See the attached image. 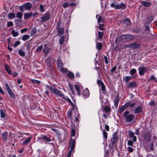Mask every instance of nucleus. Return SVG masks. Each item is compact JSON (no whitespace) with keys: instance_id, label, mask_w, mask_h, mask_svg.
I'll list each match as a JSON object with an SVG mask.
<instances>
[{"instance_id":"c756f323","label":"nucleus","mask_w":157,"mask_h":157,"mask_svg":"<svg viewBox=\"0 0 157 157\" xmlns=\"http://www.w3.org/2000/svg\"><path fill=\"white\" fill-rule=\"evenodd\" d=\"M8 17L10 19H13L15 17V14L13 13H9L8 14Z\"/></svg>"},{"instance_id":"72a5a7b5","label":"nucleus","mask_w":157,"mask_h":157,"mask_svg":"<svg viewBox=\"0 0 157 157\" xmlns=\"http://www.w3.org/2000/svg\"><path fill=\"white\" fill-rule=\"evenodd\" d=\"M17 17L19 19H21L22 17V13L21 12H18L16 14Z\"/></svg>"},{"instance_id":"f3484780","label":"nucleus","mask_w":157,"mask_h":157,"mask_svg":"<svg viewBox=\"0 0 157 157\" xmlns=\"http://www.w3.org/2000/svg\"><path fill=\"white\" fill-rule=\"evenodd\" d=\"M123 23L126 25H130L131 21L128 18H126L123 21Z\"/></svg>"},{"instance_id":"79ce46f5","label":"nucleus","mask_w":157,"mask_h":157,"mask_svg":"<svg viewBox=\"0 0 157 157\" xmlns=\"http://www.w3.org/2000/svg\"><path fill=\"white\" fill-rule=\"evenodd\" d=\"M103 33L101 32H98V37L99 38L102 39L103 38Z\"/></svg>"},{"instance_id":"f8f14e48","label":"nucleus","mask_w":157,"mask_h":157,"mask_svg":"<svg viewBox=\"0 0 157 157\" xmlns=\"http://www.w3.org/2000/svg\"><path fill=\"white\" fill-rule=\"evenodd\" d=\"M143 110L142 108L140 106H138L135 109V113L137 114L141 113Z\"/></svg>"},{"instance_id":"a878e982","label":"nucleus","mask_w":157,"mask_h":157,"mask_svg":"<svg viewBox=\"0 0 157 157\" xmlns=\"http://www.w3.org/2000/svg\"><path fill=\"white\" fill-rule=\"evenodd\" d=\"M104 111L107 113H109L110 110V109L107 106H105L104 108Z\"/></svg>"},{"instance_id":"6e6d98bb","label":"nucleus","mask_w":157,"mask_h":157,"mask_svg":"<svg viewBox=\"0 0 157 157\" xmlns=\"http://www.w3.org/2000/svg\"><path fill=\"white\" fill-rule=\"evenodd\" d=\"M21 44V42L19 41L16 42L15 44H13V46L15 48L17 47L18 45L20 44Z\"/></svg>"},{"instance_id":"2eb2a0df","label":"nucleus","mask_w":157,"mask_h":157,"mask_svg":"<svg viewBox=\"0 0 157 157\" xmlns=\"http://www.w3.org/2000/svg\"><path fill=\"white\" fill-rule=\"evenodd\" d=\"M6 116V114L5 113V110L4 109L0 110V117L2 118H4Z\"/></svg>"},{"instance_id":"864d4df0","label":"nucleus","mask_w":157,"mask_h":157,"mask_svg":"<svg viewBox=\"0 0 157 157\" xmlns=\"http://www.w3.org/2000/svg\"><path fill=\"white\" fill-rule=\"evenodd\" d=\"M67 115L68 117L70 118V119L71 118V116H72V114H71V110H69L68 112Z\"/></svg>"},{"instance_id":"b1692460","label":"nucleus","mask_w":157,"mask_h":157,"mask_svg":"<svg viewBox=\"0 0 157 157\" xmlns=\"http://www.w3.org/2000/svg\"><path fill=\"white\" fill-rule=\"evenodd\" d=\"M2 138L5 140H6L7 139L8 136V133L7 132H5L2 134Z\"/></svg>"},{"instance_id":"49530a36","label":"nucleus","mask_w":157,"mask_h":157,"mask_svg":"<svg viewBox=\"0 0 157 157\" xmlns=\"http://www.w3.org/2000/svg\"><path fill=\"white\" fill-rule=\"evenodd\" d=\"M69 87L70 90L72 92V94H74L75 93V91L74 90V88L73 86L71 84H69Z\"/></svg>"},{"instance_id":"09e8293b","label":"nucleus","mask_w":157,"mask_h":157,"mask_svg":"<svg viewBox=\"0 0 157 157\" xmlns=\"http://www.w3.org/2000/svg\"><path fill=\"white\" fill-rule=\"evenodd\" d=\"M103 134L104 137L106 139L107 138V133L104 130H103Z\"/></svg>"},{"instance_id":"bb28decb","label":"nucleus","mask_w":157,"mask_h":157,"mask_svg":"<svg viewBox=\"0 0 157 157\" xmlns=\"http://www.w3.org/2000/svg\"><path fill=\"white\" fill-rule=\"evenodd\" d=\"M57 65L58 66V68L61 67L63 66V64L62 63L61 60V59H59L58 60Z\"/></svg>"},{"instance_id":"de8ad7c7","label":"nucleus","mask_w":157,"mask_h":157,"mask_svg":"<svg viewBox=\"0 0 157 157\" xmlns=\"http://www.w3.org/2000/svg\"><path fill=\"white\" fill-rule=\"evenodd\" d=\"M64 39V36H61L59 39V43L61 44H62L63 42Z\"/></svg>"},{"instance_id":"69168bd1","label":"nucleus","mask_w":157,"mask_h":157,"mask_svg":"<svg viewBox=\"0 0 157 157\" xmlns=\"http://www.w3.org/2000/svg\"><path fill=\"white\" fill-rule=\"evenodd\" d=\"M148 20L149 21H152L153 19V16H151L149 17L148 18Z\"/></svg>"},{"instance_id":"473e14b6","label":"nucleus","mask_w":157,"mask_h":157,"mask_svg":"<svg viewBox=\"0 0 157 157\" xmlns=\"http://www.w3.org/2000/svg\"><path fill=\"white\" fill-rule=\"evenodd\" d=\"M30 37V36L27 35H25L23 36L22 38V39L24 41L28 39Z\"/></svg>"},{"instance_id":"774afa93","label":"nucleus","mask_w":157,"mask_h":157,"mask_svg":"<svg viewBox=\"0 0 157 157\" xmlns=\"http://www.w3.org/2000/svg\"><path fill=\"white\" fill-rule=\"evenodd\" d=\"M105 129L107 131H108L109 129V127L107 125H105Z\"/></svg>"},{"instance_id":"412c9836","label":"nucleus","mask_w":157,"mask_h":157,"mask_svg":"<svg viewBox=\"0 0 157 157\" xmlns=\"http://www.w3.org/2000/svg\"><path fill=\"white\" fill-rule=\"evenodd\" d=\"M127 108H128L129 107L130 108H132L135 105H136V104L135 103H131L130 102H128L125 104Z\"/></svg>"},{"instance_id":"9b49d317","label":"nucleus","mask_w":157,"mask_h":157,"mask_svg":"<svg viewBox=\"0 0 157 157\" xmlns=\"http://www.w3.org/2000/svg\"><path fill=\"white\" fill-rule=\"evenodd\" d=\"M111 140V143L112 145H113L116 143L117 141L116 134H114L113 135L112 137V138Z\"/></svg>"},{"instance_id":"9d476101","label":"nucleus","mask_w":157,"mask_h":157,"mask_svg":"<svg viewBox=\"0 0 157 157\" xmlns=\"http://www.w3.org/2000/svg\"><path fill=\"white\" fill-rule=\"evenodd\" d=\"M90 92L88 89H86L83 91V95L84 98H86L89 97Z\"/></svg>"},{"instance_id":"0eeeda50","label":"nucleus","mask_w":157,"mask_h":157,"mask_svg":"<svg viewBox=\"0 0 157 157\" xmlns=\"http://www.w3.org/2000/svg\"><path fill=\"white\" fill-rule=\"evenodd\" d=\"M47 44H45L44 45V47L43 50V52L45 54L47 55L50 52L51 48L48 47L47 46Z\"/></svg>"},{"instance_id":"ddd939ff","label":"nucleus","mask_w":157,"mask_h":157,"mask_svg":"<svg viewBox=\"0 0 157 157\" xmlns=\"http://www.w3.org/2000/svg\"><path fill=\"white\" fill-rule=\"evenodd\" d=\"M41 139L43 140V141L45 143H47L51 141V139L46 136H44L43 137H41Z\"/></svg>"},{"instance_id":"7c9ffc66","label":"nucleus","mask_w":157,"mask_h":157,"mask_svg":"<svg viewBox=\"0 0 157 157\" xmlns=\"http://www.w3.org/2000/svg\"><path fill=\"white\" fill-rule=\"evenodd\" d=\"M123 80L126 82H128L131 79V77L129 76H126L123 78Z\"/></svg>"},{"instance_id":"13d9d810","label":"nucleus","mask_w":157,"mask_h":157,"mask_svg":"<svg viewBox=\"0 0 157 157\" xmlns=\"http://www.w3.org/2000/svg\"><path fill=\"white\" fill-rule=\"evenodd\" d=\"M32 82L34 84H39L40 83V82L39 81L37 80H32Z\"/></svg>"},{"instance_id":"5701e85b","label":"nucleus","mask_w":157,"mask_h":157,"mask_svg":"<svg viewBox=\"0 0 157 157\" xmlns=\"http://www.w3.org/2000/svg\"><path fill=\"white\" fill-rule=\"evenodd\" d=\"M136 86V83L134 82H131L129 83L128 85V86L129 88H134Z\"/></svg>"},{"instance_id":"0e129e2a","label":"nucleus","mask_w":157,"mask_h":157,"mask_svg":"<svg viewBox=\"0 0 157 157\" xmlns=\"http://www.w3.org/2000/svg\"><path fill=\"white\" fill-rule=\"evenodd\" d=\"M133 143V142L131 140H129L128 141V144L129 145L132 146Z\"/></svg>"},{"instance_id":"1a4fd4ad","label":"nucleus","mask_w":157,"mask_h":157,"mask_svg":"<svg viewBox=\"0 0 157 157\" xmlns=\"http://www.w3.org/2000/svg\"><path fill=\"white\" fill-rule=\"evenodd\" d=\"M75 141L73 139L71 138L69 143V145L71 147V149H74L75 146Z\"/></svg>"},{"instance_id":"58836bf2","label":"nucleus","mask_w":157,"mask_h":157,"mask_svg":"<svg viewBox=\"0 0 157 157\" xmlns=\"http://www.w3.org/2000/svg\"><path fill=\"white\" fill-rule=\"evenodd\" d=\"M12 35L14 37L17 36L18 35V33L17 32H15L14 30H13L12 32Z\"/></svg>"},{"instance_id":"4d7b16f0","label":"nucleus","mask_w":157,"mask_h":157,"mask_svg":"<svg viewBox=\"0 0 157 157\" xmlns=\"http://www.w3.org/2000/svg\"><path fill=\"white\" fill-rule=\"evenodd\" d=\"M102 21V17L101 16H99L98 19V23H100Z\"/></svg>"},{"instance_id":"37998d69","label":"nucleus","mask_w":157,"mask_h":157,"mask_svg":"<svg viewBox=\"0 0 157 157\" xmlns=\"http://www.w3.org/2000/svg\"><path fill=\"white\" fill-rule=\"evenodd\" d=\"M67 76L68 77L71 78H73L74 77V75L73 73L71 72H69L67 74Z\"/></svg>"},{"instance_id":"a19ab883","label":"nucleus","mask_w":157,"mask_h":157,"mask_svg":"<svg viewBox=\"0 0 157 157\" xmlns=\"http://www.w3.org/2000/svg\"><path fill=\"white\" fill-rule=\"evenodd\" d=\"M70 5V4L68 2H66L64 3L63 5L62 6L64 8H66L67 7H69Z\"/></svg>"},{"instance_id":"e433bc0d","label":"nucleus","mask_w":157,"mask_h":157,"mask_svg":"<svg viewBox=\"0 0 157 157\" xmlns=\"http://www.w3.org/2000/svg\"><path fill=\"white\" fill-rule=\"evenodd\" d=\"M102 45L101 43H99L97 44V48L98 49L101 50L102 48Z\"/></svg>"},{"instance_id":"aec40b11","label":"nucleus","mask_w":157,"mask_h":157,"mask_svg":"<svg viewBox=\"0 0 157 157\" xmlns=\"http://www.w3.org/2000/svg\"><path fill=\"white\" fill-rule=\"evenodd\" d=\"M5 68L6 71L8 72L9 74H11L12 73V71L11 70L10 67L7 64L5 65Z\"/></svg>"},{"instance_id":"393cba45","label":"nucleus","mask_w":157,"mask_h":157,"mask_svg":"<svg viewBox=\"0 0 157 157\" xmlns=\"http://www.w3.org/2000/svg\"><path fill=\"white\" fill-rule=\"evenodd\" d=\"M7 91L10 97L13 98H15V95L11 90H8Z\"/></svg>"},{"instance_id":"c03bdc74","label":"nucleus","mask_w":157,"mask_h":157,"mask_svg":"<svg viewBox=\"0 0 157 157\" xmlns=\"http://www.w3.org/2000/svg\"><path fill=\"white\" fill-rule=\"evenodd\" d=\"M60 71L63 72H66L67 71V69L66 68H64L63 67L59 68Z\"/></svg>"},{"instance_id":"bf43d9fd","label":"nucleus","mask_w":157,"mask_h":157,"mask_svg":"<svg viewBox=\"0 0 157 157\" xmlns=\"http://www.w3.org/2000/svg\"><path fill=\"white\" fill-rule=\"evenodd\" d=\"M40 10L42 12H43L44 11V6L42 5H40Z\"/></svg>"},{"instance_id":"4468645a","label":"nucleus","mask_w":157,"mask_h":157,"mask_svg":"<svg viewBox=\"0 0 157 157\" xmlns=\"http://www.w3.org/2000/svg\"><path fill=\"white\" fill-rule=\"evenodd\" d=\"M32 15V13L31 12H29L25 13L24 14V18L25 19H28L29 17H31Z\"/></svg>"},{"instance_id":"dca6fc26","label":"nucleus","mask_w":157,"mask_h":157,"mask_svg":"<svg viewBox=\"0 0 157 157\" xmlns=\"http://www.w3.org/2000/svg\"><path fill=\"white\" fill-rule=\"evenodd\" d=\"M140 46V45L139 44L136 43H133L130 44L131 48H137Z\"/></svg>"},{"instance_id":"6ab92c4d","label":"nucleus","mask_w":157,"mask_h":157,"mask_svg":"<svg viewBox=\"0 0 157 157\" xmlns=\"http://www.w3.org/2000/svg\"><path fill=\"white\" fill-rule=\"evenodd\" d=\"M25 9L26 10H29L32 7L31 5L29 3H27L24 5Z\"/></svg>"},{"instance_id":"39448f33","label":"nucleus","mask_w":157,"mask_h":157,"mask_svg":"<svg viewBox=\"0 0 157 157\" xmlns=\"http://www.w3.org/2000/svg\"><path fill=\"white\" fill-rule=\"evenodd\" d=\"M50 14L48 12H47L44 14L43 16L40 18L41 19V22L43 23L46 21L49 20L50 18Z\"/></svg>"},{"instance_id":"e2e57ef3","label":"nucleus","mask_w":157,"mask_h":157,"mask_svg":"<svg viewBox=\"0 0 157 157\" xmlns=\"http://www.w3.org/2000/svg\"><path fill=\"white\" fill-rule=\"evenodd\" d=\"M27 30L28 29L27 28H24L21 30V33H23L24 32H26Z\"/></svg>"},{"instance_id":"ea45409f","label":"nucleus","mask_w":157,"mask_h":157,"mask_svg":"<svg viewBox=\"0 0 157 157\" xmlns=\"http://www.w3.org/2000/svg\"><path fill=\"white\" fill-rule=\"evenodd\" d=\"M37 30L36 28H33L31 32V35L32 36H33L36 34V33Z\"/></svg>"},{"instance_id":"338daca9","label":"nucleus","mask_w":157,"mask_h":157,"mask_svg":"<svg viewBox=\"0 0 157 157\" xmlns=\"http://www.w3.org/2000/svg\"><path fill=\"white\" fill-rule=\"evenodd\" d=\"M117 67L116 66H114L111 70V71L112 73H113V72L116 70Z\"/></svg>"},{"instance_id":"680f3d73","label":"nucleus","mask_w":157,"mask_h":157,"mask_svg":"<svg viewBox=\"0 0 157 157\" xmlns=\"http://www.w3.org/2000/svg\"><path fill=\"white\" fill-rule=\"evenodd\" d=\"M129 137L130 138H132L134 136V133L131 131L129 132Z\"/></svg>"},{"instance_id":"3c124183","label":"nucleus","mask_w":157,"mask_h":157,"mask_svg":"<svg viewBox=\"0 0 157 157\" xmlns=\"http://www.w3.org/2000/svg\"><path fill=\"white\" fill-rule=\"evenodd\" d=\"M75 130L72 128L71 130V136H75Z\"/></svg>"},{"instance_id":"f257e3e1","label":"nucleus","mask_w":157,"mask_h":157,"mask_svg":"<svg viewBox=\"0 0 157 157\" xmlns=\"http://www.w3.org/2000/svg\"><path fill=\"white\" fill-rule=\"evenodd\" d=\"M133 38V36L131 35H123L117 37L115 40V42L116 44H118L121 41L124 42L129 39H132Z\"/></svg>"},{"instance_id":"7ed1b4c3","label":"nucleus","mask_w":157,"mask_h":157,"mask_svg":"<svg viewBox=\"0 0 157 157\" xmlns=\"http://www.w3.org/2000/svg\"><path fill=\"white\" fill-rule=\"evenodd\" d=\"M129 111H126L124 114V116L125 118L126 121L127 122H130L134 118V115L133 114H129Z\"/></svg>"},{"instance_id":"c9c22d12","label":"nucleus","mask_w":157,"mask_h":157,"mask_svg":"<svg viewBox=\"0 0 157 157\" xmlns=\"http://www.w3.org/2000/svg\"><path fill=\"white\" fill-rule=\"evenodd\" d=\"M75 90H77V91L78 94L80 95V91L79 89V86L77 85H75Z\"/></svg>"},{"instance_id":"603ef678","label":"nucleus","mask_w":157,"mask_h":157,"mask_svg":"<svg viewBox=\"0 0 157 157\" xmlns=\"http://www.w3.org/2000/svg\"><path fill=\"white\" fill-rule=\"evenodd\" d=\"M13 23L12 21H9L8 22L7 24V26L8 27L13 26Z\"/></svg>"},{"instance_id":"052dcab7","label":"nucleus","mask_w":157,"mask_h":157,"mask_svg":"<svg viewBox=\"0 0 157 157\" xmlns=\"http://www.w3.org/2000/svg\"><path fill=\"white\" fill-rule=\"evenodd\" d=\"M127 150L128 151H129V152L130 153L132 152V151H133V149L130 147H128Z\"/></svg>"},{"instance_id":"4be33fe9","label":"nucleus","mask_w":157,"mask_h":157,"mask_svg":"<svg viewBox=\"0 0 157 157\" xmlns=\"http://www.w3.org/2000/svg\"><path fill=\"white\" fill-rule=\"evenodd\" d=\"M141 3L145 7H148L151 5L150 2L144 1H142Z\"/></svg>"},{"instance_id":"f704fd0d","label":"nucleus","mask_w":157,"mask_h":157,"mask_svg":"<svg viewBox=\"0 0 157 157\" xmlns=\"http://www.w3.org/2000/svg\"><path fill=\"white\" fill-rule=\"evenodd\" d=\"M42 48L43 46L42 45H40L36 50V52L37 53L40 52L42 50Z\"/></svg>"},{"instance_id":"8fccbe9b","label":"nucleus","mask_w":157,"mask_h":157,"mask_svg":"<svg viewBox=\"0 0 157 157\" xmlns=\"http://www.w3.org/2000/svg\"><path fill=\"white\" fill-rule=\"evenodd\" d=\"M25 9L24 5L19 7V10L20 11L22 12H23L24 11Z\"/></svg>"},{"instance_id":"5fc2aeb1","label":"nucleus","mask_w":157,"mask_h":157,"mask_svg":"<svg viewBox=\"0 0 157 157\" xmlns=\"http://www.w3.org/2000/svg\"><path fill=\"white\" fill-rule=\"evenodd\" d=\"M101 90L104 91L105 89V87L103 83H101Z\"/></svg>"},{"instance_id":"a18cd8bd","label":"nucleus","mask_w":157,"mask_h":157,"mask_svg":"<svg viewBox=\"0 0 157 157\" xmlns=\"http://www.w3.org/2000/svg\"><path fill=\"white\" fill-rule=\"evenodd\" d=\"M136 72V70L135 69H132L130 71V73L132 75H133Z\"/></svg>"},{"instance_id":"20e7f679","label":"nucleus","mask_w":157,"mask_h":157,"mask_svg":"<svg viewBox=\"0 0 157 157\" xmlns=\"http://www.w3.org/2000/svg\"><path fill=\"white\" fill-rule=\"evenodd\" d=\"M111 6L114 9H125L126 8V6L124 3H121L120 4H117L114 3H112L111 4Z\"/></svg>"},{"instance_id":"4c0bfd02","label":"nucleus","mask_w":157,"mask_h":157,"mask_svg":"<svg viewBox=\"0 0 157 157\" xmlns=\"http://www.w3.org/2000/svg\"><path fill=\"white\" fill-rule=\"evenodd\" d=\"M19 54L21 56H24L25 55V52L22 50H20L18 51Z\"/></svg>"},{"instance_id":"f03ea898","label":"nucleus","mask_w":157,"mask_h":157,"mask_svg":"<svg viewBox=\"0 0 157 157\" xmlns=\"http://www.w3.org/2000/svg\"><path fill=\"white\" fill-rule=\"evenodd\" d=\"M47 88L50 89L55 95L59 96L63 100L66 99V97L64 94L59 90L53 86H47Z\"/></svg>"},{"instance_id":"cd10ccee","label":"nucleus","mask_w":157,"mask_h":157,"mask_svg":"<svg viewBox=\"0 0 157 157\" xmlns=\"http://www.w3.org/2000/svg\"><path fill=\"white\" fill-rule=\"evenodd\" d=\"M114 105L116 107H117L119 103V99L117 98H116L114 101Z\"/></svg>"},{"instance_id":"2f4dec72","label":"nucleus","mask_w":157,"mask_h":157,"mask_svg":"<svg viewBox=\"0 0 157 157\" xmlns=\"http://www.w3.org/2000/svg\"><path fill=\"white\" fill-rule=\"evenodd\" d=\"M153 80L154 82H157V79L153 75H151L149 79V80Z\"/></svg>"},{"instance_id":"c85d7f7f","label":"nucleus","mask_w":157,"mask_h":157,"mask_svg":"<svg viewBox=\"0 0 157 157\" xmlns=\"http://www.w3.org/2000/svg\"><path fill=\"white\" fill-rule=\"evenodd\" d=\"M31 139V137H28L27 140H25L24 142L22 143L23 145H27L30 141Z\"/></svg>"},{"instance_id":"a211bd4d","label":"nucleus","mask_w":157,"mask_h":157,"mask_svg":"<svg viewBox=\"0 0 157 157\" xmlns=\"http://www.w3.org/2000/svg\"><path fill=\"white\" fill-rule=\"evenodd\" d=\"M125 104L124 105L122 106L119 109V112L120 113H121L127 108Z\"/></svg>"},{"instance_id":"6e6552de","label":"nucleus","mask_w":157,"mask_h":157,"mask_svg":"<svg viewBox=\"0 0 157 157\" xmlns=\"http://www.w3.org/2000/svg\"><path fill=\"white\" fill-rule=\"evenodd\" d=\"M56 29L58 31L57 35L58 36H60L63 34L64 32V29L63 28L58 27L56 28Z\"/></svg>"},{"instance_id":"423d86ee","label":"nucleus","mask_w":157,"mask_h":157,"mask_svg":"<svg viewBox=\"0 0 157 157\" xmlns=\"http://www.w3.org/2000/svg\"><path fill=\"white\" fill-rule=\"evenodd\" d=\"M147 68L144 67L142 66L139 67L138 71L139 74L141 75H143L147 71Z\"/></svg>"}]
</instances>
